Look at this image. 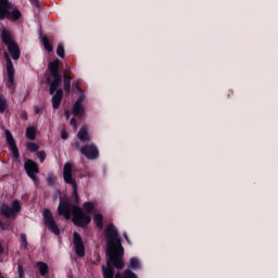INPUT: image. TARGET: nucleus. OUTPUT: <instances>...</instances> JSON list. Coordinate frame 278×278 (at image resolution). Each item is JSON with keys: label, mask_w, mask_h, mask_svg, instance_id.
Segmentation results:
<instances>
[{"label": "nucleus", "mask_w": 278, "mask_h": 278, "mask_svg": "<svg viewBox=\"0 0 278 278\" xmlns=\"http://www.w3.org/2000/svg\"><path fill=\"white\" fill-rule=\"evenodd\" d=\"M105 240H106V255L110 260L106 263V266H102V273L104 278H114V268L123 269L125 263L123 262V255L125 250L123 249V243L121 242V237H118V230L114 225H109L105 230Z\"/></svg>", "instance_id": "obj_1"}, {"label": "nucleus", "mask_w": 278, "mask_h": 278, "mask_svg": "<svg viewBox=\"0 0 278 278\" xmlns=\"http://www.w3.org/2000/svg\"><path fill=\"white\" fill-rule=\"evenodd\" d=\"M59 216H64L66 220H71V215L73 214V223L77 225V227H86L90 223V216L84 214L81 208L71 204L68 200H62L59 204L58 208Z\"/></svg>", "instance_id": "obj_2"}, {"label": "nucleus", "mask_w": 278, "mask_h": 278, "mask_svg": "<svg viewBox=\"0 0 278 278\" xmlns=\"http://www.w3.org/2000/svg\"><path fill=\"white\" fill-rule=\"evenodd\" d=\"M1 38L4 45H7L8 47V51L11 58H13L14 60H18V58H21V50L18 48V45H16V42H14V40L12 39V33L3 28L1 31Z\"/></svg>", "instance_id": "obj_3"}, {"label": "nucleus", "mask_w": 278, "mask_h": 278, "mask_svg": "<svg viewBox=\"0 0 278 278\" xmlns=\"http://www.w3.org/2000/svg\"><path fill=\"white\" fill-rule=\"evenodd\" d=\"M18 212H21V202L18 200H14L11 206L5 203L0 204V214L5 218L14 220Z\"/></svg>", "instance_id": "obj_4"}, {"label": "nucleus", "mask_w": 278, "mask_h": 278, "mask_svg": "<svg viewBox=\"0 0 278 278\" xmlns=\"http://www.w3.org/2000/svg\"><path fill=\"white\" fill-rule=\"evenodd\" d=\"M60 60H55L49 64V71L53 77V81L50 84V94H53V91L56 90L60 86V81H62V76H60V73L58 72Z\"/></svg>", "instance_id": "obj_5"}, {"label": "nucleus", "mask_w": 278, "mask_h": 278, "mask_svg": "<svg viewBox=\"0 0 278 278\" xmlns=\"http://www.w3.org/2000/svg\"><path fill=\"white\" fill-rule=\"evenodd\" d=\"M63 179L65 184L72 186L73 194L77 199V182L75 181V178H73V164L68 162L63 166Z\"/></svg>", "instance_id": "obj_6"}, {"label": "nucleus", "mask_w": 278, "mask_h": 278, "mask_svg": "<svg viewBox=\"0 0 278 278\" xmlns=\"http://www.w3.org/2000/svg\"><path fill=\"white\" fill-rule=\"evenodd\" d=\"M43 223L52 233L60 236V227H58V224L55 223L53 214L50 210L43 211Z\"/></svg>", "instance_id": "obj_7"}, {"label": "nucleus", "mask_w": 278, "mask_h": 278, "mask_svg": "<svg viewBox=\"0 0 278 278\" xmlns=\"http://www.w3.org/2000/svg\"><path fill=\"white\" fill-rule=\"evenodd\" d=\"M7 59V75L8 79L5 83L7 88H9L10 92H14V65L12 64V60L10 59V54L5 53Z\"/></svg>", "instance_id": "obj_8"}, {"label": "nucleus", "mask_w": 278, "mask_h": 278, "mask_svg": "<svg viewBox=\"0 0 278 278\" xmlns=\"http://www.w3.org/2000/svg\"><path fill=\"white\" fill-rule=\"evenodd\" d=\"M24 166L28 177H30V179H33V181L36 184L38 181V176L36 175L39 173L38 164L31 160H27Z\"/></svg>", "instance_id": "obj_9"}, {"label": "nucleus", "mask_w": 278, "mask_h": 278, "mask_svg": "<svg viewBox=\"0 0 278 278\" xmlns=\"http://www.w3.org/2000/svg\"><path fill=\"white\" fill-rule=\"evenodd\" d=\"M80 153L88 160H97V157H99V149H97L94 144L83 147Z\"/></svg>", "instance_id": "obj_10"}, {"label": "nucleus", "mask_w": 278, "mask_h": 278, "mask_svg": "<svg viewBox=\"0 0 278 278\" xmlns=\"http://www.w3.org/2000/svg\"><path fill=\"white\" fill-rule=\"evenodd\" d=\"M74 247L75 253L78 257H84L86 255V249L84 248V241L81 240V236L79 233L74 232Z\"/></svg>", "instance_id": "obj_11"}, {"label": "nucleus", "mask_w": 278, "mask_h": 278, "mask_svg": "<svg viewBox=\"0 0 278 278\" xmlns=\"http://www.w3.org/2000/svg\"><path fill=\"white\" fill-rule=\"evenodd\" d=\"M5 134V140L7 144L10 147L13 157H18V148L16 147V141L14 140V137L12 136V132L10 130H4Z\"/></svg>", "instance_id": "obj_12"}, {"label": "nucleus", "mask_w": 278, "mask_h": 278, "mask_svg": "<svg viewBox=\"0 0 278 278\" xmlns=\"http://www.w3.org/2000/svg\"><path fill=\"white\" fill-rule=\"evenodd\" d=\"M12 12V4L8 2V0H0V18L3 21V18H7V16H10V13Z\"/></svg>", "instance_id": "obj_13"}, {"label": "nucleus", "mask_w": 278, "mask_h": 278, "mask_svg": "<svg viewBox=\"0 0 278 278\" xmlns=\"http://www.w3.org/2000/svg\"><path fill=\"white\" fill-rule=\"evenodd\" d=\"M85 99H86V96L81 93L78 100L76 101V103L74 104V108H73L74 116H84V105H81V103H84Z\"/></svg>", "instance_id": "obj_14"}, {"label": "nucleus", "mask_w": 278, "mask_h": 278, "mask_svg": "<svg viewBox=\"0 0 278 278\" xmlns=\"http://www.w3.org/2000/svg\"><path fill=\"white\" fill-rule=\"evenodd\" d=\"M55 92V93H54ZM53 97H52V108H54V110H58L60 108V103H62V89H58L53 91Z\"/></svg>", "instance_id": "obj_15"}, {"label": "nucleus", "mask_w": 278, "mask_h": 278, "mask_svg": "<svg viewBox=\"0 0 278 278\" xmlns=\"http://www.w3.org/2000/svg\"><path fill=\"white\" fill-rule=\"evenodd\" d=\"M77 138L80 139L81 142H88V140H90V136H88V128L86 126L80 128Z\"/></svg>", "instance_id": "obj_16"}, {"label": "nucleus", "mask_w": 278, "mask_h": 278, "mask_svg": "<svg viewBox=\"0 0 278 278\" xmlns=\"http://www.w3.org/2000/svg\"><path fill=\"white\" fill-rule=\"evenodd\" d=\"M64 90L71 92V70L67 68L64 71Z\"/></svg>", "instance_id": "obj_17"}, {"label": "nucleus", "mask_w": 278, "mask_h": 278, "mask_svg": "<svg viewBox=\"0 0 278 278\" xmlns=\"http://www.w3.org/2000/svg\"><path fill=\"white\" fill-rule=\"evenodd\" d=\"M93 222L98 228L103 229V215L102 214L96 213L93 215Z\"/></svg>", "instance_id": "obj_18"}, {"label": "nucleus", "mask_w": 278, "mask_h": 278, "mask_svg": "<svg viewBox=\"0 0 278 278\" xmlns=\"http://www.w3.org/2000/svg\"><path fill=\"white\" fill-rule=\"evenodd\" d=\"M7 18H12L13 21H18L21 18V11L11 7V12L7 15Z\"/></svg>", "instance_id": "obj_19"}, {"label": "nucleus", "mask_w": 278, "mask_h": 278, "mask_svg": "<svg viewBox=\"0 0 278 278\" xmlns=\"http://www.w3.org/2000/svg\"><path fill=\"white\" fill-rule=\"evenodd\" d=\"M37 267L39 269L40 275H47L49 273V265L47 263L38 262Z\"/></svg>", "instance_id": "obj_20"}, {"label": "nucleus", "mask_w": 278, "mask_h": 278, "mask_svg": "<svg viewBox=\"0 0 278 278\" xmlns=\"http://www.w3.org/2000/svg\"><path fill=\"white\" fill-rule=\"evenodd\" d=\"M26 137L29 140H36V128L35 127H28L26 129Z\"/></svg>", "instance_id": "obj_21"}, {"label": "nucleus", "mask_w": 278, "mask_h": 278, "mask_svg": "<svg viewBox=\"0 0 278 278\" xmlns=\"http://www.w3.org/2000/svg\"><path fill=\"white\" fill-rule=\"evenodd\" d=\"M8 109V101L3 96L0 94V113L3 114L5 110Z\"/></svg>", "instance_id": "obj_22"}, {"label": "nucleus", "mask_w": 278, "mask_h": 278, "mask_svg": "<svg viewBox=\"0 0 278 278\" xmlns=\"http://www.w3.org/2000/svg\"><path fill=\"white\" fill-rule=\"evenodd\" d=\"M129 264H130V268H132L134 270H136L137 268H140V260H138L137 257L130 258Z\"/></svg>", "instance_id": "obj_23"}, {"label": "nucleus", "mask_w": 278, "mask_h": 278, "mask_svg": "<svg viewBox=\"0 0 278 278\" xmlns=\"http://www.w3.org/2000/svg\"><path fill=\"white\" fill-rule=\"evenodd\" d=\"M41 41L45 49H47L49 52L53 51V47L51 46V43H49V39L47 37H42Z\"/></svg>", "instance_id": "obj_24"}, {"label": "nucleus", "mask_w": 278, "mask_h": 278, "mask_svg": "<svg viewBox=\"0 0 278 278\" xmlns=\"http://www.w3.org/2000/svg\"><path fill=\"white\" fill-rule=\"evenodd\" d=\"M27 149H28V151H30V153H36V151H38V149H40V147L34 142H29V143H27Z\"/></svg>", "instance_id": "obj_25"}, {"label": "nucleus", "mask_w": 278, "mask_h": 278, "mask_svg": "<svg viewBox=\"0 0 278 278\" xmlns=\"http://www.w3.org/2000/svg\"><path fill=\"white\" fill-rule=\"evenodd\" d=\"M84 210L87 212V214H90V212L94 210V204L92 202H87L84 204Z\"/></svg>", "instance_id": "obj_26"}, {"label": "nucleus", "mask_w": 278, "mask_h": 278, "mask_svg": "<svg viewBox=\"0 0 278 278\" xmlns=\"http://www.w3.org/2000/svg\"><path fill=\"white\" fill-rule=\"evenodd\" d=\"M20 238H21V247H22V249L27 250V247H28V244H27V236H25V233H22L20 236Z\"/></svg>", "instance_id": "obj_27"}, {"label": "nucleus", "mask_w": 278, "mask_h": 278, "mask_svg": "<svg viewBox=\"0 0 278 278\" xmlns=\"http://www.w3.org/2000/svg\"><path fill=\"white\" fill-rule=\"evenodd\" d=\"M123 278H138L136 274H134L131 270L127 269L123 274Z\"/></svg>", "instance_id": "obj_28"}, {"label": "nucleus", "mask_w": 278, "mask_h": 278, "mask_svg": "<svg viewBox=\"0 0 278 278\" xmlns=\"http://www.w3.org/2000/svg\"><path fill=\"white\" fill-rule=\"evenodd\" d=\"M56 54L59 55V58H64V46L62 43L58 46Z\"/></svg>", "instance_id": "obj_29"}, {"label": "nucleus", "mask_w": 278, "mask_h": 278, "mask_svg": "<svg viewBox=\"0 0 278 278\" xmlns=\"http://www.w3.org/2000/svg\"><path fill=\"white\" fill-rule=\"evenodd\" d=\"M37 157L42 163V162H45V160H47V153H45V151H39V152H37Z\"/></svg>", "instance_id": "obj_30"}, {"label": "nucleus", "mask_w": 278, "mask_h": 278, "mask_svg": "<svg viewBox=\"0 0 278 278\" xmlns=\"http://www.w3.org/2000/svg\"><path fill=\"white\" fill-rule=\"evenodd\" d=\"M61 137L63 140H68V132H66V130H62Z\"/></svg>", "instance_id": "obj_31"}, {"label": "nucleus", "mask_w": 278, "mask_h": 278, "mask_svg": "<svg viewBox=\"0 0 278 278\" xmlns=\"http://www.w3.org/2000/svg\"><path fill=\"white\" fill-rule=\"evenodd\" d=\"M48 184H55V176L49 175L48 176Z\"/></svg>", "instance_id": "obj_32"}, {"label": "nucleus", "mask_w": 278, "mask_h": 278, "mask_svg": "<svg viewBox=\"0 0 278 278\" xmlns=\"http://www.w3.org/2000/svg\"><path fill=\"white\" fill-rule=\"evenodd\" d=\"M17 270H18V278H23V266L18 265Z\"/></svg>", "instance_id": "obj_33"}, {"label": "nucleus", "mask_w": 278, "mask_h": 278, "mask_svg": "<svg viewBox=\"0 0 278 278\" xmlns=\"http://www.w3.org/2000/svg\"><path fill=\"white\" fill-rule=\"evenodd\" d=\"M71 125H73L74 129H77V121L75 118L71 119Z\"/></svg>", "instance_id": "obj_34"}, {"label": "nucleus", "mask_w": 278, "mask_h": 278, "mask_svg": "<svg viewBox=\"0 0 278 278\" xmlns=\"http://www.w3.org/2000/svg\"><path fill=\"white\" fill-rule=\"evenodd\" d=\"M29 1H30V3H31L33 5H35L36 8L39 7L38 0H29Z\"/></svg>", "instance_id": "obj_35"}, {"label": "nucleus", "mask_w": 278, "mask_h": 278, "mask_svg": "<svg viewBox=\"0 0 278 278\" xmlns=\"http://www.w3.org/2000/svg\"><path fill=\"white\" fill-rule=\"evenodd\" d=\"M124 238L126 239V241L128 242V244H131V241H129V237L127 236V233H124Z\"/></svg>", "instance_id": "obj_36"}, {"label": "nucleus", "mask_w": 278, "mask_h": 278, "mask_svg": "<svg viewBox=\"0 0 278 278\" xmlns=\"http://www.w3.org/2000/svg\"><path fill=\"white\" fill-rule=\"evenodd\" d=\"M65 116H66L67 119H70L71 118V112L65 111Z\"/></svg>", "instance_id": "obj_37"}, {"label": "nucleus", "mask_w": 278, "mask_h": 278, "mask_svg": "<svg viewBox=\"0 0 278 278\" xmlns=\"http://www.w3.org/2000/svg\"><path fill=\"white\" fill-rule=\"evenodd\" d=\"M0 229H5V225L0 220Z\"/></svg>", "instance_id": "obj_38"}, {"label": "nucleus", "mask_w": 278, "mask_h": 278, "mask_svg": "<svg viewBox=\"0 0 278 278\" xmlns=\"http://www.w3.org/2000/svg\"><path fill=\"white\" fill-rule=\"evenodd\" d=\"M115 278H122L121 274H116Z\"/></svg>", "instance_id": "obj_39"}, {"label": "nucleus", "mask_w": 278, "mask_h": 278, "mask_svg": "<svg viewBox=\"0 0 278 278\" xmlns=\"http://www.w3.org/2000/svg\"><path fill=\"white\" fill-rule=\"evenodd\" d=\"M36 113L38 114V109H36Z\"/></svg>", "instance_id": "obj_40"}]
</instances>
